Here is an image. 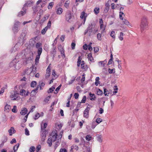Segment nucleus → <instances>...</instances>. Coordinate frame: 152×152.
<instances>
[{
    "label": "nucleus",
    "mask_w": 152,
    "mask_h": 152,
    "mask_svg": "<svg viewBox=\"0 0 152 152\" xmlns=\"http://www.w3.org/2000/svg\"><path fill=\"white\" fill-rule=\"evenodd\" d=\"M27 112L28 110L25 107L23 108L22 109L20 112V113L22 115H25L27 113Z\"/></svg>",
    "instance_id": "1a4fd4ad"
},
{
    "label": "nucleus",
    "mask_w": 152,
    "mask_h": 152,
    "mask_svg": "<svg viewBox=\"0 0 152 152\" xmlns=\"http://www.w3.org/2000/svg\"><path fill=\"white\" fill-rule=\"evenodd\" d=\"M41 45L42 44L41 43L39 42L37 43L36 44V47L37 48H38V49L39 48H42V47H41Z\"/></svg>",
    "instance_id": "ea45409f"
},
{
    "label": "nucleus",
    "mask_w": 152,
    "mask_h": 152,
    "mask_svg": "<svg viewBox=\"0 0 152 152\" xmlns=\"http://www.w3.org/2000/svg\"><path fill=\"white\" fill-rule=\"evenodd\" d=\"M148 26V22L147 18L143 16L141 19V23L140 24V28L141 31L142 32Z\"/></svg>",
    "instance_id": "f03ea898"
},
{
    "label": "nucleus",
    "mask_w": 152,
    "mask_h": 152,
    "mask_svg": "<svg viewBox=\"0 0 152 152\" xmlns=\"http://www.w3.org/2000/svg\"><path fill=\"white\" fill-rule=\"evenodd\" d=\"M97 38L99 40H101L102 39L101 36V34L100 33H98L97 34Z\"/></svg>",
    "instance_id": "13d9d810"
},
{
    "label": "nucleus",
    "mask_w": 152,
    "mask_h": 152,
    "mask_svg": "<svg viewBox=\"0 0 152 152\" xmlns=\"http://www.w3.org/2000/svg\"><path fill=\"white\" fill-rule=\"evenodd\" d=\"M114 91L113 92V94H115L117 93V90H118V88L117 86H114L113 88Z\"/></svg>",
    "instance_id": "c756f323"
},
{
    "label": "nucleus",
    "mask_w": 152,
    "mask_h": 152,
    "mask_svg": "<svg viewBox=\"0 0 152 152\" xmlns=\"http://www.w3.org/2000/svg\"><path fill=\"white\" fill-rule=\"evenodd\" d=\"M14 143H16V141L15 138L13 139L10 142V143L11 144H13Z\"/></svg>",
    "instance_id": "69168bd1"
},
{
    "label": "nucleus",
    "mask_w": 152,
    "mask_h": 152,
    "mask_svg": "<svg viewBox=\"0 0 152 152\" xmlns=\"http://www.w3.org/2000/svg\"><path fill=\"white\" fill-rule=\"evenodd\" d=\"M86 97L85 96H83V99L81 100V102L82 103H85L86 101Z\"/></svg>",
    "instance_id": "09e8293b"
},
{
    "label": "nucleus",
    "mask_w": 152,
    "mask_h": 152,
    "mask_svg": "<svg viewBox=\"0 0 152 152\" xmlns=\"http://www.w3.org/2000/svg\"><path fill=\"white\" fill-rule=\"evenodd\" d=\"M39 115L40 114L39 113H37V114H36L35 116L34 119L36 120L37 119H38L40 116Z\"/></svg>",
    "instance_id": "864d4df0"
},
{
    "label": "nucleus",
    "mask_w": 152,
    "mask_h": 152,
    "mask_svg": "<svg viewBox=\"0 0 152 152\" xmlns=\"http://www.w3.org/2000/svg\"><path fill=\"white\" fill-rule=\"evenodd\" d=\"M25 131V134L27 135H29V132L28 130L27 129H26Z\"/></svg>",
    "instance_id": "e2e57ef3"
},
{
    "label": "nucleus",
    "mask_w": 152,
    "mask_h": 152,
    "mask_svg": "<svg viewBox=\"0 0 152 152\" xmlns=\"http://www.w3.org/2000/svg\"><path fill=\"white\" fill-rule=\"evenodd\" d=\"M91 138V136L90 135H88L86 137V140L88 141H90Z\"/></svg>",
    "instance_id": "2f4dec72"
},
{
    "label": "nucleus",
    "mask_w": 152,
    "mask_h": 152,
    "mask_svg": "<svg viewBox=\"0 0 152 152\" xmlns=\"http://www.w3.org/2000/svg\"><path fill=\"white\" fill-rule=\"evenodd\" d=\"M35 150V147L34 146H31L29 149L30 152H34Z\"/></svg>",
    "instance_id": "79ce46f5"
},
{
    "label": "nucleus",
    "mask_w": 152,
    "mask_h": 152,
    "mask_svg": "<svg viewBox=\"0 0 152 152\" xmlns=\"http://www.w3.org/2000/svg\"><path fill=\"white\" fill-rule=\"evenodd\" d=\"M26 13V11H21L18 13V16L19 17H21L24 15Z\"/></svg>",
    "instance_id": "b1692460"
},
{
    "label": "nucleus",
    "mask_w": 152,
    "mask_h": 152,
    "mask_svg": "<svg viewBox=\"0 0 152 152\" xmlns=\"http://www.w3.org/2000/svg\"><path fill=\"white\" fill-rule=\"evenodd\" d=\"M11 109V106L8 104H7L4 108L5 110H9Z\"/></svg>",
    "instance_id": "f704fd0d"
},
{
    "label": "nucleus",
    "mask_w": 152,
    "mask_h": 152,
    "mask_svg": "<svg viewBox=\"0 0 152 152\" xmlns=\"http://www.w3.org/2000/svg\"><path fill=\"white\" fill-rule=\"evenodd\" d=\"M75 148L76 151H77L78 149V147L77 146L75 145V146L74 145L72 146L71 147V151L73 149Z\"/></svg>",
    "instance_id": "37998d69"
},
{
    "label": "nucleus",
    "mask_w": 152,
    "mask_h": 152,
    "mask_svg": "<svg viewBox=\"0 0 152 152\" xmlns=\"http://www.w3.org/2000/svg\"><path fill=\"white\" fill-rule=\"evenodd\" d=\"M99 7H96L94 10V12L96 14H97L99 12Z\"/></svg>",
    "instance_id": "a878e982"
},
{
    "label": "nucleus",
    "mask_w": 152,
    "mask_h": 152,
    "mask_svg": "<svg viewBox=\"0 0 152 152\" xmlns=\"http://www.w3.org/2000/svg\"><path fill=\"white\" fill-rule=\"evenodd\" d=\"M58 134L57 131L55 130L53 131L51 133L49 138L48 139L47 143L48 144L49 146L50 147L52 145V142H55L56 138Z\"/></svg>",
    "instance_id": "f257e3e1"
},
{
    "label": "nucleus",
    "mask_w": 152,
    "mask_h": 152,
    "mask_svg": "<svg viewBox=\"0 0 152 152\" xmlns=\"http://www.w3.org/2000/svg\"><path fill=\"white\" fill-rule=\"evenodd\" d=\"M119 17L121 20H123V18L122 17L123 15H124V13L123 12H120L119 13Z\"/></svg>",
    "instance_id": "6e6d98bb"
},
{
    "label": "nucleus",
    "mask_w": 152,
    "mask_h": 152,
    "mask_svg": "<svg viewBox=\"0 0 152 152\" xmlns=\"http://www.w3.org/2000/svg\"><path fill=\"white\" fill-rule=\"evenodd\" d=\"M42 134H43V135L42 136V137L41 139V141L42 142H44L45 140V138L46 137V134H45V132H43L42 133Z\"/></svg>",
    "instance_id": "c85d7f7f"
},
{
    "label": "nucleus",
    "mask_w": 152,
    "mask_h": 152,
    "mask_svg": "<svg viewBox=\"0 0 152 152\" xmlns=\"http://www.w3.org/2000/svg\"><path fill=\"white\" fill-rule=\"evenodd\" d=\"M56 47H53L52 49V51H51V53L53 54V57H54V55L56 54Z\"/></svg>",
    "instance_id": "aec40b11"
},
{
    "label": "nucleus",
    "mask_w": 152,
    "mask_h": 152,
    "mask_svg": "<svg viewBox=\"0 0 152 152\" xmlns=\"http://www.w3.org/2000/svg\"><path fill=\"white\" fill-rule=\"evenodd\" d=\"M32 3L30 1H28L25 4V6H26L27 7L28 6H30L32 4Z\"/></svg>",
    "instance_id": "5701e85b"
},
{
    "label": "nucleus",
    "mask_w": 152,
    "mask_h": 152,
    "mask_svg": "<svg viewBox=\"0 0 152 152\" xmlns=\"http://www.w3.org/2000/svg\"><path fill=\"white\" fill-rule=\"evenodd\" d=\"M102 136L101 135H100L98 136L97 137V140L99 142H102Z\"/></svg>",
    "instance_id": "e433bc0d"
},
{
    "label": "nucleus",
    "mask_w": 152,
    "mask_h": 152,
    "mask_svg": "<svg viewBox=\"0 0 152 152\" xmlns=\"http://www.w3.org/2000/svg\"><path fill=\"white\" fill-rule=\"evenodd\" d=\"M86 14L85 12H82L81 13V15L80 16V18L82 19L84 18V22L83 23V24H84L86 20V18L87 17V15H85Z\"/></svg>",
    "instance_id": "0eeeda50"
},
{
    "label": "nucleus",
    "mask_w": 152,
    "mask_h": 152,
    "mask_svg": "<svg viewBox=\"0 0 152 152\" xmlns=\"http://www.w3.org/2000/svg\"><path fill=\"white\" fill-rule=\"evenodd\" d=\"M103 93L101 89L99 88L98 89L97 91V94L98 95H101Z\"/></svg>",
    "instance_id": "473e14b6"
},
{
    "label": "nucleus",
    "mask_w": 152,
    "mask_h": 152,
    "mask_svg": "<svg viewBox=\"0 0 152 152\" xmlns=\"http://www.w3.org/2000/svg\"><path fill=\"white\" fill-rule=\"evenodd\" d=\"M59 152H67V151L65 148H61Z\"/></svg>",
    "instance_id": "680f3d73"
},
{
    "label": "nucleus",
    "mask_w": 152,
    "mask_h": 152,
    "mask_svg": "<svg viewBox=\"0 0 152 152\" xmlns=\"http://www.w3.org/2000/svg\"><path fill=\"white\" fill-rule=\"evenodd\" d=\"M63 12V9L61 8H59L57 9L56 12L58 15L61 14Z\"/></svg>",
    "instance_id": "f8f14e48"
},
{
    "label": "nucleus",
    "mask_w": 152,
    "mask_h": 152,
    "mask_svg": "<svg viewBox=\"0 0 152 152\" xmlns=\"http://www.w3.org/2000/svg\"><path fill=\"white\" fill-rule=\"evenodd\" d=\"M104 94L105 96H108V94H109L108 91L106 88H104Z\"/></svg>",
    "instance_id": "7c9ffc66"
},
{
    "label": "nucleus",
    "mask_w": 152,
    "mask_h": 152,
    "mask_svg": "<svg viewBox=\"0 0 152 152\" xmlns=\"http://www.w3.org/2000/svg\"><path fill=\"white\" fill-rule=\"evenodd\" d=\"M37 83L35 81H32L31 83V86L32 87H34L37 85Z\"/></svg>",
    "instance_id": "bb28decb"
},
{
    "label": "nucleus",
    "mask_w": 152,
    "mask_h": 152,
    "mask_svg": "<svg viewBox=\"0 0 152 152\" xmlns=\"http://www.w3.org/2000/svg\"><path fill=\"white\" fill-rule=\"evenodd\" d=\"M115 32L114 31H112L110 34V36L113 39L115 38Z\"/></svg>",
    "instance_id": "de8ad7c7"
},
{
    "label": "nucleus",
    "mask_w": 152,
    "mask_h": 152,
    "mask_svg": "<svg viewBox=\"0 0 152 152\" xmlns=\"http://www.w3.org/2000/svg\"><path fill=\"white\" fill-rule=\"evenodd\" d=\"M99 77H97L96 78V82L95 83V84L96 86H97L98 84H99L100 83V81H99Z\"/></svg>",
    "instance_id": "2eb2a0df"
},
{
    "label": "nucleus",
    "mask_w": 152,
    "mask_h": 152,
    "mask_svg": "<svg viewBox=\"0 0 152 152\" xmlns=\"http://www.w3.org/2000/svg\"><path fill=\"white\" fill-rule=\"evenodd\" d=\"M16 108L17 107L15 105L14 106H13V108L12 109V111L14 113H16Z\"/></svg>",
    "instance_id": "4d7b16f0"
},
{
    "label": "nucleus",
    "mask_w": 152,
    "mask_h": 152,
    "mask_svg": "<svg viewBox=\"0 0 152 152\" xmlns=\"http://www.w3.org/2000/svg\"><path fill=\"white\" fill-rule=\"evenodd\" d=\"M19 64V63L16 62V59H15L12 61L10 64L9 66L10 67L12 68L13 69H18L20 68V67H17V65Z\"/></svg>",
    "instance_id": "20e7f679"
},
{
    "label": "nucleus",
    "mask_w": 152,
    "mask_h": 152,
    "mask_svg": "<svg viewBox=\"0 0 152 152\" xmlns=\"http://www.w3.org/2000/svg\"><path fill=\"white\" fill-rule=\"evenodd\" d=\"M42 52V48H39L37 50L38 55L36 56L35 59V64H37L39 63V59L40 57V56Z\"/></svg>",
    "instance_id": "39448f33"
},
{
    "label": "nucleus",
    "mask_w": 152,
    "mask_h": 152,
    "mask_svg": "<svg viewBox=\"0 0 152 152\" xmlns=\"http://www.w3.org/2000/svg\"><path fill=\"white\" fill-rule=\"evenodd\" d=\"M88 58L91 61L94 62V59L91 54H89L88 55Z\"/></svg>",
    "instance_id": "ddd939ff"
},
{
    "label": "nucleus",
    "mask_w": 152,
    "mask_h": 152,
    "mask_svg": "<svg viewBox=\"0 0 152 152\" xmlns=\"http://www.w3.org/2000/svg\"><path fill=\"white\" fill-rule=\"evenodd\" d=\"M54 4V3L53 2H51L50 3L48 6V9H51Z\"/></svg>",
    "instance_id": "c9c22d12"
},
{
    "label": "nucleus",
    "mask_w": 152,
    "mask_h": 152,
    "mask_svg": "<svg viewBox=\"0 0 152 152\" xmlns=\"http://www.w3.org/2000/svg\"><path fill=\"white\" fill-rule=\"evenodd\" d=\"M48 28L46 26L41 31L42 34H44L45 33L46 31H47Z\"/></svg>",
    "instance_id": "412c9836"
},
{
    "label": "nucleus",
    "mask_w": 152,
    "mask_h": 152,
    "mask_svg": "<svg viewBox=\"0 0 152 152\" xmlns=\"http://www.w3.org/2000/svg\"><path fill=\"white\" fill-rule=\"evenodd\" d=\"M58 50L60 51L64 50L61 45H60L58 46Z\"/></svg>",
    "instance_id": "3c124183"
},
{
    "label": "nucleus",
    "mask_w": 152,
    "mask_h": 152,
    "mask_svg": "<svg viewBox=\"0 0 152 152\" xmlns=\"http://www.w3.org/2000/svg\"><path fill=\"white\" fill-rule=\"evenodd\" d=\"M65 18L66 21L69 23L72 22L74 19L73 14L70 11H68L66 13Z\"/></svg>",
    "instance_id": "7ed1b4c3"
},
{
    "label": "nucleus",
    "mask_w": 152,
    "mask_h": 152,
    "mask_svg": "<svg viewBox=\"0 0 152 152\" xmlns=\"http://www.w3.org/2000/svg\"><path fill=\"white\" fill-rule=\"evenodd\" d=\"M18 28L17 27L14 26L12 28V30L14 33H17L18 31Z\"/></svg>",
    "instance_id": "6ab92c4d"
},
{
    "label": "nucleus",
    "mask_w": 152,
    "mask_h": 152,
    "mask_svg": "<svg viewBox=\"0 0 152 152\" xmlns=\"http://www.w3.org/2000/svg\"><path fill=\"white\" fill-rule=\"evenodd\" d=\"M74 96H75V99H78V97H79V94L77 93H75L74 94Z\"/></svg>",
    "instance_id": "774afa93"
},
{
    "label": "nucleus",
    "mask_w": 152,
    "mask_h": 152,
    "mask_svg": "<svg viewBox=\"0 0 152 152\" xmlns=\"http://www.w3.org/2000/svg\"><path fill=\"white\" fill-rule=\"evenodd\" d=\"M45 85V83H40L39 85V87H40V89L41 90L42 89V87L44 86Z\"/></svg>",
    "instance_id": "5fc2aeb1"
},
{
    "label": "nucleus",
    "mask_w": 152,
    "mask_h": 152,
    "mask_svg": "<svg viewBox=\"0 0 152 152\" xmlns=\"http://www.w3.org/2000/svg\"><path fill=\"white\" fill-rule=\"evenodd\" d=\"M94 51L95 53L98 52L99 50V48L97 47H96L94 48Z\"/></svg>",
    "instance_id": "338daca9"
},
{
    "label": "nucleus",
    "mask_w": 152,
    "mask_h": 152,
    "mask_svg": "<svg viewBox=\"0 0 152 152\" xmlns=\"http://www.w3.org/2000/svg\"><path fill=\"white\" fill-rule=\"evenodd\" d=\"M51 21L50 20L48 23L47 26H46V27L48 28H50L51 26Z\"/></svg>",
    "instance_id": "8fccbe9b"
},
{
    "label": "nucleus",
    "mask_w": 152,
    "mask_h": 152,
    "mask_svg": "<svg viewBox=\"0 0 152 152\" xmlns=\"http://www.w3.org/2000/svg\"><path fill=\"white\" fill-rule=\"evenodd\" d=\"M61 85H60L55 90V91L54 93L55 94H57L58 93V92L59 90L61 88Z\"/></svg>",
    "instance_id": "72a5a7b5"
},
{
    "label": "nucleus",
    "mask_w": 152,
    "mask_h": 152,
    "mask_svg": "<svg viewBox=\"0 0 152 152\" xmlns=\"http://www.w3.org/2000/svg\"><path fill=\"white\" fill-rule=\"evenodd\" d=\"M70 4V1H66L64 4V6L67 9L69 7V5Z\"/></svg>",
    "instance_id": "a211bd4d"
},
{
    "label": "nucleus",
    "mask_w": 152,
    "mask_h": 152,
    "mask_svg": "<svg viewBox=\"0 0 152 152\" xmlns=\"http://www.w3.org/2000/svg\"><path fill=\"white\" fill-rule=\"evenodd\" d=\"M30 113V112H29V113L24 117L23 121V122H25L26 121L28 115Z\"/></svg>",
    "instance_id": "a19ab883"
},
{
    "label": "nucleus",
    "mask_w": 152,
    "mask_h": 152,
    "mask_svg": "<svg viewBox=\"0 0 152 152\" xmlns=\"http://www.w3.org/2000/svg\"><path fill=\"white\" fill-rule=\"evenodd\" d=\"M89 109L90 108L87 107L84 111L83 116L86 118H87L88 117V113Z\"/></svg>",
    "instance_id": "423d86ee"
},
{
    "label": "nucleus",
    "mask_w": 152,
    "mask_h": 152,
    "mask_svg": "<svg viewBox=\"0 0 152 152\" xmlns=\"http://www.w3.org/2000/svg\"><path fill=\"white\" fill-rule=\"evenodd\" d=\"M15 130L13 127H11L10 129L8 130V132H9V135L12 136V134L15 133Z\"/></svg>",
    "instance_id": "9d476101"
},
{
    "label": "nucleus",
    "mask_w": 152,
    "mask_h": 152,
    "mask_svg": "<svg viewBox=\"0 0 152 152\" xmlns=\"http://www.w3.org/2000/svg\"><path fill=\"white\" fill-rule=\"evenodd\" d=\"M19 143H17L13 147V150L14 152H16V151L18 150V149L19 147Z\"/></svg>",
    "instance_id": "f3484780"
},
{
    "label": "nucleus",
    "mask_w": 152,
    "mask_h": 152,
    "mask_svg": "<svg viewBox=\"0 0 152 152\" xmlns=\"http://www.w3.org/2000/svg\"><path fill=\"white\" fill-rule=\"evenodd\" d=\"M55 89V87L52 86L49 89V90H48V93H51Z\"/></svg>",
    "instance_id": "cd10ccee"
},
{
    "label": "nucleus",
    "mask_w": 152,
    "mask_h": 152,
    "mask_svg": "<svg viewBox=\"0 0 152 152\" xmlns=\"http://www.w3.org/2000/svg\"><path fill=\"white\" fill-rule=\"evenodd\" d=\"M61 53V54H62V56L63 58H65V56L64 54V50H61V51H60Z\"/></svg>",
    "instance_id": "052dcab7"
},
{
    "label": "nucleus",
    "mask_w": 152,
    "mask_h": 152,
    "mask_svg": "<svg viewBox=\"0 0 152 152\" xmlns=\"http://www.w3.org/2000/svg\"><path fill=\"white\" fill-rule=\"evenodd\" d=\"M115 69L114 68H113V69H110L109 68L108 69V71L110 74L114 73L115 72Z\"/></svg>",
    "instance_id": "393cba45"
},
{
    "label": "nucleus",
    "mask_w": 152,
    "mask_h": 152,
    "mask_svg": "<svg viewBox=\"0 0 152 152\" xmlns=\"http://www.w3.org/2000/svg\"><path fill=\"white\" fill-rule=\"evenodd\" d=\"M81 68L83 69H84L85 70H86L88 69V67L86 65H83L82 66H81Z\"/></svg>",
    "instance_id": "bf43d9fd"
},
{
    "label": "nucleus",
    "mask_w": 152,
    "mask_h": 152,
    "mask_svg": "<svg viewBox=\"0 0 152 152\" xmlns=\"http://www.w3.org/2000/svg\"><path fill=\"white\" fill-rule=\"evenodd\" d=\"M41 148V146L40 145H38L36 148V151L37 152H38V151L40 150Z\"/></svg>",
    "instance_id": "603ef678"
},
{
    "label": "nucleus",
    "mask_w": 152,
    "mask_h": 152,
    "mask_svg": "<svg viewBox=\"0 0 152 152\" xmlns=\"http://www.w3.org/2000/svg\"><path fill=\"white\" fill-rule=\"evenodd\" d=\"M95 25V23L94 22L92 23L91 24H89L88 27H89V28L92 29L94 28Z\"/></svg>",
    "instance_id": "4468645a"
},
{
    "label": "nucleus",
    "mask_w": 152,
    "mask_h": 152,
    "mask_svg": "<svg viewBox=\"0 0 152 152\" xmlns=\"http://www.w3.org/2000/svg\"><path fill=\"white\" fill-rule=\"evenodd\" d=\"M89 95L91 97V98H90V100H94L95 99L96 97L94 94H92L91 92H90L89 94Z\"/></svg>",
    "instance_id": "9b49d317"
},
{
    "label": "nucleus",
    "mask_w": 152,
    "mask_h": 152,
    "mask_svg": "<svg viewBox=\"0 0 152 152\" xmlns=\"http://www.w3.org/2000/svg\"><path fill=\"white\" fill-rule=\"evenodd\" d=\"M50 96H49L46 97L44 100V101L46 103H48V101L49 100V99L50 98Z\"/></svg>",
    "instance_id": "49530a36"
},
{
    "label": "nucleus",
    "mask_w": 152,
    "mask_h": 152,
    "mask_svg": "<svg viewBox=\"0 0 152 152\" xmlns=\"http://www.w3.org/2000/svg\"><path fill=\"white\" fill-rule=\"evenodd\" d=\"M123 22L124 23V24L127 25H128L129 24V21L126 20L124 19V20H123Z\"/></svg>",
    "instance_id": "a18cd8bd"
},
{
    "label": "nucleus",
    "mask_w": 152,
    "mask_h": 152,
    "mask_svg": "<svg viewBox=\"0 0 152 152\" xmlns=\"http://www.w3.org/2000/svg\"><path fill=\"white\" fill-rule=\"evenodd\" d=\"M50 75V73L49 72H47L45 75L46 78H48L49 77Z\"/></svg>",
    "instance_id": "0e129e2a"
},
{
    "label": "nucleus",
    "mask_w": 152,
    "mask_h": 152,
    "mask_svg": "<svg viewBox=\"0 0 152 152\" xmlns=\"http://www.w3.org/2000/svg\"><path fill=\"white\" fill-rule=\"evenodd\" d=\"M39 85H38L37 87L36 88L34 89V90H33L31 92V95L32 96H34L37 93V90L39 88Z\"/></svg>",
    "instance_id": "6e6552de"
},
{
    "label": "nucleus",
    "mask_w": 152,
    "mask_h": 152,
    "mask_svg": "<svg viewBox=\"0 0 152 152\" xmlns=\"http://www.w3.org/2000/svg\"><path fill=\"white\" fill-rule=\"evenodd\" d=\"M20 24V22L17 21H15V23H14V26L17 27H18L19 26V25Z\"/></svg>",
    "instance_id": "58836bf2"
},
{
    "label": "nucleus",
    "mask_w": 152,
    "mask_h": 152,
    "mask_svg": "<svg viewBox=\"0 0 152 152\" xmlns=\"http://www.w3.org/2000/svg\"><path fill=\"white\" fill-rule=\"evenodd\" d=\"M123 36H124V33L123 32H121L120 33V35L119 37V39L122 41L123 39Z\"/></svg>",
    "instance_id": "4c0bfd02"
},
{
    "label": "nucleus",
    "mask_w": 152,
    "mask_h": 152,
    "mask_svg": "<svg viewBox=\"0 0 152 152\" xmlns=\"http://www.w3.org/2000/svg\"><path fill=\"white\" fill-rule=\"evenodd\" d=\"M106 7H105V9L104 10V12H105L106 13L108 11L109 9V8L110 5H109V4H106Z\"/></svg>",
    "instance_id": "4be33fe9"
},
{
    "label": "nucleus",
    "mask_w": 152,
    "mask_h": 152,
    "mask_svg": "<svg viewBox=\"0 0 152 152\" xmlns=\"http://www.w3.org/2000/svg\"><path fill=\"white\" fill-rule=\"evenodd\" d=\"M26 93V91L23 90H21L20 92V94L22 96H25V94Z\"/></svg>",
    "instance_id": "dca6fc26"
},
{
    "label": "nucleus",
    "mask_w": 152,
    "mask_h": 152,
    "mask_svg": "<svg viewBox=\"0 0 152 152\" xmlns=\"http://www.w3.org/2000/svg\"><path fill=\"white\" fill-rule=\"evenodd\" d=\"M102 119L99 118H98L96 120V122L98 123L99 124L102 121Z\"/></svg>",
    "instance_id": "c03bdc74"
}]
</instances>
